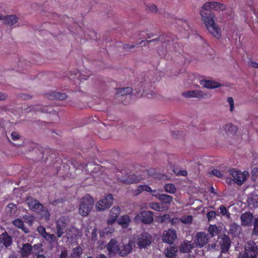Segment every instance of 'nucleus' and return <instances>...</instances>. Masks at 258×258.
I'll list each match as a JSON object with an SVG mask.
<instances>
[{"label": "nucleus", "instance_id": "5", "mask_svg": "<svg viewBox=\"0 0 258 258\" xmlns=\"http://www.w3.org/2000/svg\"><path fill=\"white\" fill-rule=\"evenodd\" d=\"M229 173L232 176L234 182L238 185H242L249 176V173L247 171L241 172L232 169L229 170Z\"/></svg>", "mask_w": 258, "mask_h": 258}, {"label": "nucleus", "instance_id": "17", "mask_svg": "<svg viewBox=\"0 0 258 258\" xmlns=\"http://www.w3.org/2000/svg\"><path fill=\"white\" fill-rule=\"evenodd\" d=\"M133 242L130 241L127 243L119 244V255L121 256H126L129 254L133 249Z\"/></svg>", "mask_w": 258, "mask_h": 258}, {"label": "nucleus", "instance_id": "54", "mask_svg": "<svg viewBox=\"0 0 258 258\" xmlns=\"http://www.w3.org/2000/svg\"><path fill=\"white\" fill-rule=\"evenodd\" d=\"M216 216V213L213 211L209 212L207 213V218L209 221H210Z\"/></svg>", "mask_w": 258, "mask_h": 258}, {"label": "nucleus", "instance_id": "42", "mask_svg": "<svg viewBox=\"0 0 258 258\" xmlns=\"http://www.w3.org/2000/svg\"><path fill=\"white\" fill-rule=\"evenodd\" d=\"M192 220V217L190 215L184 216L180 218V221L185 224L191 223Z\"/></svg>", "mask_w": 258, "mask_h": 258}, {"label": "nucleus", "instance_id": "13", "mask_svg": "<svg viewBox=\"0 0 258 258\" xmlns=\"http://www.w3.org/2000/svg\"><path fill=\"white\" fill-rule=\"evenodd\" d=\"M218 242L220 245L222 252L228 251L230 246V241L229 237L226 235H222L218 237Z\"/></svg>", "mask_w": 258, "mask_h": 258}, {"label": "nucleus", "instance_id": "35", "mask_svg": "<svg viewBox=\"0 0 258 258\" xmlns=\"http://www.w3.org/2000/svg\"><path fill=\"white\" fill-rule=\"evenodd\" d=\"M213 2H207L203 5L200 11L203 12H211L212 10H213Z\"/></svg>", "mask_w": 258, "mask_h": 258}, {"label": "nucleus", "instance_id": "58", "mask_svg": "<svg viewBox=\"0 0 258 258\" xmlns=\"http://www.w3.org/2000/svg\"><path fill=\"white\" fill-rule=\"evenodd\" d=\"M114 228L108 227H106L104 229V233H107H107H112L114 232Z\"/></svg>", "mask_w": 258, "mask_h": 258}, {"label": "nucleus", "instance_id": "41", "mask_svg": "<svg viewBox=\"0 0 258 258\" xmlns=\"http://www.w3.org/2000/svg\"><path fill=\"white\" fill-rule=\"evenodd\" d=\"M43 237L46 240L49 241L50 243L54 242L56 240V237H55V235H54L53 234H49L47 232L43 236Z\"/></svg>", "mask_w": 258, "mask_h": 258}, {"label": "nucleus", "instance_id": "12", "mask_svg": "<svg viewBox=\"0 0 258 258\" xmlns=\"http://www.w3.org/2000/svg\"><path fill=\"white\" fill-rule=\"evenodd\" d=\"M208 235L204 232H200L196 235L195 243L197 247H202L205 245L208 241Z\"/></svg>", "mask_w": 258, "mask_h": 258}, {"label": "nucleus", "instance_id": "23", "mask_svg": "<svg viewBox=\"0 0 258 258\" xmlns=\"http://www.w3.org/2000/svg\"><path fill=\"white\" fill-rule=\"evenodd\" d=\"M81 232L80 230L75 227H71L67 231V236L68 239H77L80 237Z\"/></svg>", "mask_w": 258, "mask_h": 258}, {"label": "nucleus", "instance_id": "31", "mask_svg": "<svg viewBox=\"0 0 258 258\" xmlns=\"http://www.w3.org/2000/svg\"><path fill=\"white\" fill-rule=\"evenodd\" d=\"M35 110L36 111H40L42 113H52L53 112H55L51 106H47L41 107L40 105H37L36 106Z\"/></svg>", "mask_w": 258, "mask_h": 258}, {"label": "nucleus", "instance_id": "28", "mask_svg": "<svg viewBox=\"0 0 258 258\" xmlns=\"http://www.w3.org/2000/svg\"><path fill=\"white\" fill-rule=\"evenodd\" d=\"M247 203L250 206H252L253 208L258 207V195H251L248 198Z\"/></svg>", "mask_w": 258, "mask_h": 258}, {"label": "nucleus", "instance_id": "14", "mask_svg": "<svg viewBox=\"0 0 258 258\" xmlns=\"http://www.w3.org/2000/svg\"><path fill=\"white\" fill-rule=\"evenodd\" d=\"M143 223L149 224L153 220V213L151 211H143L140 213L136 217Z\"/></svg>", "mask_w": 258, "mask_h": 258}, {"label": "nucleus", "instance_id": "2", "mask_svg": "<svg viewBox=\"0 0 258 258\" xmlns=\"http://www.w3.org/2000/svg\"><path fill=\"white\" fill-rule=\"evenodd\" d=\"M94 204L93 198L89 195H86L79 200V214L83 217L88 216L91 211Z\"/></svg>", "mask_w": 258, "mask_h": 258}, {"label": "nucleus", "instance_id": "56", "mask_svg": "<svg viewBox=\"0 0 258 258\" xmlns=\"http://www.w3.org/2000/svg\"><path fill=\"white\" fill-rule=\"evenodd\" d=\"M170 222L171 224L173 225H176L180 222V218H174L171 219H170Z\"/></svg>", "mask_w": 258, "mask_h": 258}, {"label": "nucleus", "instance_id": "57", "mask_svg": "<svg viewBox=\"0 0 258 258\" xmlns=\"http://www.w3.org/2000/svg\"><path fill=\"white\" fill-rule=\"evenodd\" d=\"M143 187V191H146L149 192H152V189L151 188L147 185H142Z\"/></svg>", "mask_w": 258, "mask_h": 258}, {"label": "nucleus", "instance_id": "44", "mask_svg": "<svg viewBox=\"0 0 258 258\" xmlns=\"http://www.w3.org/2000/svg\"><path fill=\"white\" fill-rule=\"evenodd\" d=\"M219 209L220 210V213L223 215L226 216L227 217V218L228 219H229L230 218V214L228 211V210H227V209L226 208V207L225 206H224L223 205H221L219 207Z\"/></svg>", "mask_w": 258, "mask_h": 258}, {"label": "nucleus", "instance_id": "61", "mask_svg": "<svg viewBox=\"0 0 258 258\" xmlns=\"http://www.w3.org/2000/svg\"><path fill=\"white\" fill-rule=\"evenodd\" d=\"M8 98V95L3 92H0V101L6 100Z\"/></svg>", "mask_w": 258, "mask_h": 258}, {"label": "nucleus", "instance_id": "48", "mask_svg": "<svg viewBox=\"0 0 258 258\" xmlns=\"http://www.w3.org/2000/svg\"><path fill=\"white\" fill-rule=\"evenodd\" d=\"M252 233L254 235H258V218L254 219Z\"/></svg>", "mask_w": 258, "mask_h": 258}, {"label": "nucleus", "instance_id": "16", "mask_svg": "<svg viewBox=\"0 0 258 258\" xmlns=\"http://www.w3.org/2000/svg\"><path fill=\"white\" fill-rule=\"evenodd\" d=\"M120 212V209L119 207H113L110 211L109 217L107 221V224L110 225L114 223L118 218Z\"/></svg>", "mask_w": 258, "mask_h": 258}, {"label": "nucleus", "instance_id": "29", "mask_svg": "<svg viewBox=\"0 0 258 258\" xmlns=\"http://www.w3.org/2000/svg\"><path fill=\"white\" fill-rule=\"evenodd\" d=\"M131 219L128 216L124 215L118 220V223L123 228H126L130 223Z\"/></svg>", "mask_w": 258, "mask_h": 258}, {"label": "nucleus", "instance_id": "26", "mask_svg": "<svg viewBox=\"0 0 258 258\" xmlns=\"http://www.w3.org/2000/svg\"><path fill=\"white\" fill-rule=\"evenodd\" d=\"M132 92V88L130 87L123 88L120 89H117L116 90V96L120 97L121 96L126 95L130 94Z\"/></svg>", "mask_w": 258, "mask_h": 258}, {"label": "nucleus", "instance_id": "3", "mask_svg": "<svg viewBox=\"0 0 258 258\" xmlns=\"http://www.w3.org/2000/svg\"><path fill=\"white\" fill-rule=\"evenodd\" d=\"M245 252L240 253L238 258H256L258 247L253 241H247L244 245Z\"/></svg>", "mask_w": 258, "mask_h": 258}, {"label": "nucleus", "instance_id": "59", "mask_svg": "<svg viewBox=\"0 0 258 258\" xmlns=\"http://www.w3.org/2000/svg\"><path fill=\"white\" fill-rule=\"evenodd\" d=\"M12 139L13 140H18L20 138V136L19 134L16 132H13L11 134Z\"/></svg>", "mask_w": 258, "mask_h": 258}, {"label": "nucleus", "instance_id": "47", "mask_svg": "<svg viewBox=\"0 0 258 258\" xmlns=\"http://www.w3.org/2000/svg\"><path fill=\"white\" fill-rule=\"evenodd\" d=\"M227 101L230 106L229 110L231 112H233L234 109V102L233 98L231 97H228Z\"/></svg>", "mask_w": 258, "mask_h": 258}, {"label": "nucleus", "instance_id": "40", "mask_svg": "<svg viewBox=\"0 0 258 258\" xmlns=\"http://www.w3.org/2000/svg\"><path fill=\"white\" fill-rule=\"evenodd\" d=\"M208 232L212 236H214L218 234L219 229L216 225H210L208 228Z\"/></svg>", "mask_w": 258, "mask_h": 258}, {"label": "nucleus", "instance_id": "15", "mask_svg": "<svg viewBox=\"0 0 258 258\" xmlns=\"http://www.w3.org/2000/svg\"><path fill=\"white\" fill-rule=\"evenodd\" d=\"M174 44L169 40H165L162 44L161 48L158 49V52L161 55H164L168 51H172L174 50Z\"/></svg>", "mask_w": 258, "mask_h": 258}, {"label": "nucleus", "instance_id": "20", "mask_svg": "<svg viewBox=\"0 0 258 258\" xmlns=\"http://www.w3.org/2000/svg\"><path fill=\"white\" fill-rule=\"evenodd\" d=\"M19 252L23 258L28 257L32 252V246L29 243H24L20 248Z\"/></svg>", "mask_w": 258, "mask_h": 258}, {"label": "nucleus", "instance_id": "46", "mask_svg": "<svg viewBox=\"0 0 258 258\" xmlns=\"http://www.w3.org/2000/svg\"><path fill=\"white\" fill-rule=\"evenodd\" d=\"M16 209V206L13 203L9 204L7 206V211L10 212L11 214L15 213Z\"/></svg>", "mask_w": 258, "mask_h": 258}, {"label": "nucleus", "instance_id": "22", "mask_svg": "<svg viewBox=\"0 0 258 258\" xmlns=\"http://www.w3.org/2000/svg\"><path fill=\"white\" fill-rule=\"evenodd\" d=\"M200 84L205 88L208 89L217 88L221 86L220 83L212 80H203L200 81Z\"/></svg>", "mask_w": 258, "mask_h": 258}, {"label": "nucleus", "instance_id": "19", "mask_svg": "<svg viewBox=\"0 0 258 258\" xmlns=\"http://www.w3.org/2000/svg\"><path fill=\"white\" fill-rule=\"evenodd\" d=\"M253 218V215L250 212H244L240 216L241 225L243 226L251 225Z\"/></svg>", "mask_w": 258, "mask_h": 258}, {"label": "nucleus", "instance_id": "10", "mask_svg": "<svg viewBox=\"0 0 258 258\" xmlns=\"http://www.w3.org/2000/svg\"><path fill=\"white\" fill-rule=\"evenodd\" d=\"M177 238L176 231L173 229L165 230L162 235V241L168 244H172Z\"/></svg>", "mask_w": 258, "mask_h": 258}, {"label": "nucleus", "instance_id": "45", "mask_svg": "<svg viewBox=\"0 0 258 258\" xmlns=\"http://www.w3.org/2000/svg\"><path fill=\"white\" fill-rule=\"evenodd\" d=\"M53 97L56 99L63 100L67 98V95L65 93L54 92L53 93Z\"/></svg>", "mask_w": 258, "mask_h": 258}, {"label": "nucleus", "instance_id": "25", "mask_svg": "<svg viewBox=\"0 0 258 258\" xmlns=\"http://www.w3.org/2000/svg\"><path fill=\"white\" fill-rule=\"evenodd\" d=\"M154 197H156L160 201L164 204H170L172 200L173 197L171 196L162 194L160 195H155Z\"/></svg>", "mask_w": 258, "mask_h": 258}, {"label": "nucleus", "instance_id": "9", "mask_svg": "<svg viewBox=\"0 0 258 258\" xmlns=\"http://www.w3.org/2000/svg\"><path fill=\"white\" fill-rule=\"evenodd\" d=\"M26 203L29 209L35 212L38 213L43 209V205L39 201L33 197H28L26 200Z\"/></svg>", "mask_w": 258, "mask_h": 258}, {"label": "nucleus", "instance_id": "27", "mask_svg": "<svg viewBox=\"0 0 258 258\" xmlns=\"http://www.w3.org/2000/svg\"><path fill=\"white\" fill-rule=\"evenodd\" d=\"M1 238L2 239V244L6 247L10 246L12 243V238L9 236L7 233H4L1 235Z\"/></svg>", "mask_w": 258, "mask_h": 258}, {"label": "nucleus", "instance_id": "60", "mask_svg": "<svg viewBox=\"0 0 258 258\" xmlns=\"http://www.w3.org/2000/svg\"><path fill=\"white\" fill-rule=\"evenodd\" d=\"M134 47H135V45H134L125 44L123 45L124 49L126 51H128L131 49L133 48Z\"/></svg>", "mask_w": 258, "mask_h": 258}, {"label": "nucleus", "instance_id": "36", "mask_svg": "<svg viewBox=\"0 0 258 258\" xmlns=\"http://www.w3.org/2000/svg\"><path fill=\"white\" fill-rule=\"evenodd\" d=\"M82 253V248L80 246H77V247L73 249L71 255L72 258H80Z\"/></svg>", "mask_w": 258, "mask_h": 258}, {"label": "nucleus", "instance_id": "55", "mask_svg": "<svg viewBox=\"0 0 258 258\" xmlns=\"http://www.w3.org/2000/svg\"><path fill=\"white\" fill-rule=\"evenodd\" d=\"M23 219L25 221H28L31 224H32V223L34 220V218L33 216H27V215L24 216Z\"/></svg>", "mask_w": 258, "mask_h": 258}, {"label": "nucleus", "instance_id": "38", "mask_svg": "<svg viewBox=\"0 0 258 258\" xmlns=\"http://www.w3.org/2000/svg\"><path fill=\"white\" fill-rule=\"evenodd\" d=\"M165 190L170 194H174L176 191V188L174 184L171 183L166 184L164 186Z\"/></svg>", "mask_w": 258, "mask_h": 258}, {"label": "nucleus", "instance_id": "50", "mask_svg": "<svg viewBox=\"0 0 258 258\" xmlns=\"http://www.w3.org/2000/svg\"><path fill=\"white\" fill-rule=\"evenodd\" d=\"M148 8L149 11L153 13H157L158 10L157 6L153 4L148 5Z\"/></svg>", "mask_w": 258, "mask_h": 258}, {"label": "nucleus", "instance_id": "7", "mask_svg": "<svg viewBox=\"0 0 258 258\" xmlns=\"http://www.w3.org/2000/svg\"><path fill=\"white\" fill-rule=\"evenodd\" d=\"M108 256L111 258L119 253V244L115 239H111L106 245Z\"/></svg>", "mask_w": 258, "mask_h": 258}, {"label": "nucleus", "instance_id": "52", "mask_svg": "<svg viewBox=\"0 0 258 258\" xmlns=\"http://www.w3.org/2000/svg\"><path fill=\"white\" fill-rule=\"evenodd\" d=\"M143 192L142 185H139L136 189L132 190V193L134 195L137 196Z\"/></svg>", "mask_w": 258, "mask_h": 258}, {"label": "nucleus", "instance_id": "6", "mask_svg": "<svg viewBox=\"0 0 258 258\" xmlns=\"http://www.w3.org/2000/svg\"><path fill=\"white\" fill-rule=\"evenodd\" d=\"M68 225V218L62 217L59 218L56 223V234L58 238H60L67 231L66 228Z\"/></svg>", "mask_w": 258, "mask_h": 258}, {"label": "nucleus", "instance_id": "64", "mask_svg": "<svg viewBox=\"0 0 258 258\" xmlns=\"http://www.w3.org/2000/svg\"><path fill=\"white\" fill-rule=\"evenodd\" d=\"M250 66L253 68L258 69V63L255 62H253V61L251 62Z\"/></svg>", "mask_w": 258, "mask_h": 258}, {"label": "nucleus", "instance_id": "8", "mask_svg": "<svg viewBox=\"0 0 258 258\" xmlns=\"http://www.w3.org/2000/svg\"><path fill=\"white\" fill-rule=\"evenodd\" d=\"M182 95L185 98H196L199 99L210 96L209 94L199 90L185 91L182 93Z\"/></svg>", "mask_w": 258, "mask_h": 258}, {"label": "nucleus", "instance_id": "34", "mask_svg": "<svg viewBox=\"0 0 258 258\" xmlns=\"http://www.w3.org/2000/svg\"><path fill=\"white\" fill-rule=\"evenodd\" d=\"M149 206L151 209L157 211H163L167 209L160 204L155 202L150 203Z\"/></svg>", "mask_w": 258, "mask_h": 258}, {"label": "nucleus", "instance_id": "53", "mask_svg": "<svg viewBox=\"0 0 258 258\" xmlns=\"http://www.w3.org/2000/svg\"><path fill=\"white\" fill-rule=\"evenodd\" d=\"M37 230L38 232L41 234V235L43 237L45 233H46L45 228L42 226H39L37 227Z\"/></svg>", "mask_w": 258, "mask_h": 258}, {"label": "nucleus", "instance_id": "4", "mask_svg": "<svg viewBox=\"0 0 258 258\" xmlns=\"http://www.w3.org/2000/svg\"><path fill=\"white\" fill-rule=\"evenodd\" d=\"M113 201V196L110 194L107 195L96 203L95 209L97 211H104L112 206Z\"/></svg>", "mask_w": 258, "mask_h": 258}, {"label": "nucleus", "instance_id": "62", "mask_svg": "<svg viewBox=\"0 0 258 258\" xmlns=\"http://www.w3.org/2000/svg\"><path fill=\"white\" fill-rule=\"evenodd\" d=\"M163 38H160L159 40H157L155 39H152L151 40H147L146 41V42L147 44H149L152 42H157L158 43H160V42H161L162 41Z\"/></svg>", "mask_w": 258, "mask_h": 258}, {"label": "nucleus", "instance_id": "11", "mask_svg": "<svg viewBox=\"0 0 258 258\" xmlns=\"http://www.w3.org/2000/svg\"><path fill=\"white\" fill-rule=\"evenodd\" d=\"M135 242L138 245L139 248H145L151 244V237L149 234L145 233L140 235L136 239Z\"/></svg>", "mask_w": 258, "mask_h": 258}, {"label": "nucleus", "instance_id": "33", "mask_svg": "<svg viewBox=\"0 0 258 258\" xmlns=\"http://www.w3.org/2000/svg\"><path fill=\"white\" fill-rule=\"evenodd\" d=\"M230 232L234 236L238 235L241 232V227L236 224H232L230 228Z\"/></svg>", "mask_w": 258, "mask_h": 258}, {"label": "nucleus", "instance_id": "18", "mask_svg": "<svg viewBox=\"0 0 258 258\" xmlns=\"http://www.w3.org/2000/svg\"><path fill=\"white\" fill-rule=\"evenodd\" d=\"M19 18L16 15H10L5 16L3 20L5 24L9 26L16 27V25L18 22Z\"/></svg>", "mask_w": 258, "mask_h": 258}, {"label": "nucleus", "instance_id": "37", "mask_svg": "<svg viewBox=\"0 0 258 258\" xmlns=\"http://www.w3.org/2000/svg\"><path fill=\"white\" fill-rule=\"evenodd\" d=\"M213 10L217 11H222L226 9V6L221 3H219L216 2H213Z\"/></svg>", "mask_w": 258, "mask_h": 258}, {"label": "nucleus", "instance_id": "32", "mask_svg": "<svg viewBox=\"0 0 258 258\" xmlns=\"http://www.w3.org/2000/svg\"><path fill=\"white\" fill-rule=\"evenodd\" d=\"M177 251V248L176 247H170L166 249L165 251V256L168 258H173L175 256Z\"/></svg>", "mask_w": 258, "mask_h": 258}, {"label": "nucleus", "instance_id": "1", "mask_svg": "<svg viewBox=\"0 0 258 258\" xmlns=\"http://www.w3.org/2000/svg\"><path fill=\"white\" fill-rule=\"evenodd\" d=\"M200 14L202 20L209 33L214 37L219 39L221 36V30L215 22V15L212 12H203L200 11Z\"/></svg>", "mask_w": 258, "mask_h": 258}, {"label": "nucleus", "instance_id": "49", "mask_svg": "<svg viewBox=\"0 0 258 258\" xmlns=\"http://www.w3.org/2000/svg\"><path fill=\"white\" fill-rule=\"evenodd\" d=\"M211 175H213L216 177L222 178L223 176L221 172L216 169H213L210 172Z\"/></svg>", "mask_w": 258, "mask_h": 258}, {"label": "nucleus", "instance_id": "30", "mask_svg": "<svg viewBox=\"0 0 258 258\" xmlns=\"http://www.w3.org/2000/svg\"><path fill=\"white\" fill-rule=\"evenodd\" d=\"M12 223L16 227L21 229L25 233H28V229L24 226V222L22 220L20 219H17L13 221Z\"/></svg>", "mask_w": 258, "mask_h": 258}, {"label": "nucleus", "instance_id": "63", "mask_svg": "<svg viewBox=\"0 0 258 258\" xmlns=\"http://www.w3.org/2000/svg\"><path fill=\"white\" fill-rule=\"evenodd\" d=\"M187 174V172L186 170H181L179 171L178 174L181 176H186Z\"/></svg>", "mask_w": 258, "mask_h": 258}, {"label": "nucleus", "instance_id": "21", "mask_svg": "<svg viewBox=\"0 0 258 258\" xmlns=\"http://www.w3.org/2000/svg\"><path fill=\"white\" fill-rule=\"evenodd\" d=\"M237 130V127L232 123L225 124L221 128V132H224L227 135H234L236 133Z\"/></svg>", "mask_w": 258, "mask_h": 258}, {"label": "nucleus", "instance_id": "39", "mask_svg": "<svg viewBox=\"0 0 258 258\" xmlns=\"http://www.w3.org/2000/svg\"><path fill=\"white\" fill-rule=\"evenodd\" d=\"M41 217L45 219V220L47 221L49 219L50 214L47 208H46L43 206V209L40 210L39 212Z\"/></svg>", "mask_w": 258, "mask_h": 258}, {"label": "nucleus", "instance_id": "51", "mask_svg": "<svg viewBox=\"0 0 258 258\" xmlns=\"http://www.w3.org/2000/svg\"><path fill=\"white\" fill-rule=\"evenodd\" d=\"M120 173H121L118 172L116 175L117 180L121 182H127L128 181V179L127 178L126 175L124 174L125 176L121 177L120 176ZM124 173H125V172H124Z\"/></svg>", "mask_w": 258, "mask_h": 258}, {"label": "nucleus", "instance_id": "43", "mask_svg": "<svg viewBox=\"0 0 258 258\" xmlns=\"http://www.w3.org/2000/svg\"><path fill=\"white\" fill-rule=\"evenodd\" d=\"M170 216L168 214H165L157 218L158 222L160 223L167 222L170 221Z\"/></svg>", "mask_w": 258, "mask_h": 258}, {"label": "nucleus", "instance_id": "24", "mask_svg": "<svg viewBox=\"0 0 258 258\" xmlns=\"http://www.w3.org/2000/svg\"><path fill=\"white\" fill-rule=\"evenodd\" d=\"M194 248V245L191 241H183L179 246V250L183 253H188Z\"/></svg>", "mask_w": 258, "mask_h": 258}]
</instances>
